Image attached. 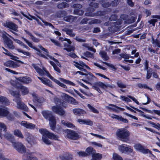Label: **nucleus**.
<instances>
[{"instance_id":"nucleus-1","label":"nucleus","mask_w":160,"mask_h":160,"mask_svg":"<svg viewBox=\"0 0 160 160\" xmlns=\"http://www.w3.org/2000/svg\"><path fill=\"white\" fill-rule=\"evenodd\" d=\"M39 132L43 135L42 139L43 142L47 145H50L51 142L48 138L52 139L55 140H58L59 137L53 133L50 132L48 131L43 128L40 129Z\"/></svg>"},{"instance_id":"nucleus-2","label":"nucleus","mask_w":160,"mask_h":160,"mask_svg":"<svg viewBox=\"0 0 160 160\" xmlns=\"http://www.w3.org/2000/svg\"><path fill=\"white\" fill-rule=\"evenodd\" d=\"M130 132L124 128L118 129L116 132L117 138L123 142H127L129 140Z\"/></svg>"},{"instance_id":"nucleus-3","label":"nucleus","mask_w":160,"mask_h":160,"mask_svg":"<svg viewBox=\"0 0 160 160\" xmlns=\"http://www.w3.org/2000/svg\"><path fill=\"white\" fill-rule=\"evenodd\" d=\"M7 35L9 37L12 38V37L6 32L2 34V37L4 41V43L7 45V47L9 49L13 50L15 48V46L13 44V41L9 38Z\"/></svg>"},{"instance_id":"nucleus-4","label":"nucleus","mask_w":160,"mask_h":160,"mask_svg":"<svg viewBox=\"0 0 160 160\" xmlns=\"http://www.w3.org/2000/svg\"><path fill=\"white\" fill-rule=\"evenodd\" d=\"M65 132L66 133V137L71 140H77L80 138V136L75 131L67 129L65 130Z\"/></svg>"},{"instance_id":"nucleus-5","label":"nucleus","mask_w":160,"mask_h":160,"mask_svg":"<svg viewBox=\"0 0 160 160\" xmlns=\"http://www.w3.org/2000/svg\"><path fill=\"white\" fill-rule=\"evenodd\" d=\"M118 149L122 153L130 154L133 151L132 147L127 144H122L119 146Z\"/></svg>"},{"instance_id":"nucleus-6","label":"nucleus","mask_w":160,"mask_h":160,"mask_svg":"<svg viewBox=\"0 0 160 160\" xmlns=\"http://www.w3.org/2000/svg\"><path fill=\"white\" fill-rule=\"evenodd\" d=\"M13 146L14 148L20 153H24L26 152V148L24 146L21 142H14Z\"/></svg>"},{"instance_id":"nucleus-7","label":"nucleus","mask_w":160,"mask_h":160,"mask_svg":"<svg viewBox=\"0 0 160 160\" xmlns=\"http://www.w3.org/2000/svg\"><path fill=\"white\" fill-rule=\"evenodd\" d=\"M34 152H25L22 156L23 160H38V158L33 155Z\"/></svg>"},{"instance_id":"nucleus-8","label":"nucleus","mask_w":160,"mask_h":160,"mask_svg":"<svg viewBox=\"0 0 160 160\" xmlns=\"http://www.w3.org/2000/svg\"><path fill=\"white\" fill-rule=\"evenodd\" d=\"M34 152H25L22 156L23 160H38V158L33 155Z\"/></svg>"},{"instance_id":"nucleus-9","label":"nucleus","mask_w":160,"mask_h":160,"mask_svg":"<svg viewBox=\"0 0 160 160\" xmlns=\"http://www.w3.org/2000/svg\"><path fill=\"white\" fill-rule=\"evenodd\" d=\"M52 109L54 112L60 115L63 116L65 114V111L60 105L53 106L52 107Z\"/></svg>"},{"instance_id":"nucleus-10","label":"nucleus","mask_w":160,"mask_h":160,"mask_svg":"<svg viewBox=\"0 0 160 160\" xmlns=\"http://www.w3.org/2000/svg\"><path fill=\"white\" fill-rule=\"evenodd\" d=\"M3 25L7 28L11 29L13 31L16 32L18 31V25L12 22H6L4 23Z\"/></svg>"},{"instance_id":"nucleus-11","label":"nucleus","mask_w":160,"mask_h":160,"mask_svg":"<svg viewBox=\"0 0 160 160\" xmlns=\"http://www.w3.org/2000/svg\"><path fill=\"white\" fill-rule=\"evenodd\" d=\"M64 41H66V42L64 43V46L65 48H63V49L67 50L68 52L74 51L75 50L74 47L70 45L72 43L71 41L70 40L66 38L65 39Z\"/></svg>"},{"instance_id":"nucleus-12","label":"nucleus","mask_w":160,"mask_h":160,"mask_svg":"<svg viewBox=\"0 0 160 160\" xmlns=\"http://www.w3.org/2000/svg\"><path fill=\"white\" fill-rule=\"evenodd\" d=\"M22 38L23 40L27 43V44L28 45V46L30 47V48H32L35 50L37 51L39 53H38V54L40 56L44 58H46V56L44 54H43L42 53H41V51L38 49L37 48L35 47L34 46H33L32 45V44L28 41V40L26 39V38L23 37H22Z\"/></svg>"},{"instance_id":"nucleus-13","label":"nucleus","mask_w":160,"mask_h":160,"mask_svg":"<svg viewBox=\"0 0 160 160\" xmlns=\"http://www.w3.org/2000/svg\"><path fill=\"white\" fill-rule=\"evenodd\" d=\"M5 66L10 68H16L20 66V65L17 63L12 60H9L4 63Z\"/></svg>"},{"instance_id":"nucleus-14","label":"nucleus","mask_w":160,"mask_h":160,"mask_svg":"<svg viewBox=\"0 0 160 160\" xmlns=\"http://www.w3.org/2000/svg\"><path fill=\"white\" fill-rule=\"evenodd\" d=\"M49 121V124L51 129L54 131L56 128V120L55 118L53 115L48 120Z\"/></svg>"},{"instance_id":"nucleus-15","label":"nucleus","mask_w":160,"mask_h":160,"mask_svg":"<svg viewBox=\"0 0 160 160\" xmlns=\"http://www.w3.org/2000/svg\"><path fill=\"white\" fill-rule=\"evenodd\" d=\"M11 83L14 87L18 89H21V90H27L28 89L26 87L16 82L12 81L11 82Z\"/></svg>"},{"instance_id":"nucleus-16","label":"nucleus","mask_w":160,"mask_h":160,"mask_svg":"<svg viewBox=\"0 0 160 160\" xmlns=\"http://www.w3.org/2000/svg\"><path fill=\"white\" fill-rule=\"evenodd\" d=\"M54 101L55 103L57 105H61L64 108H66V107L67 104H66V102H65L61 99L55 97L54 98Z\"/></svg>"},{"instance_id":"nucleus-17","label":"nucleus","mask_w":160,"mask_h":160,"mask_svg":"<svg viewBox=\"0 0 160 160\" xmlns=\"http://www.w3.org/2000/svg\"><path fill=\"white\" fill-rule=\"evenodd\" d=\"M22 126H24L27 128L33 129L35 128V125L32 123H28L27 122L22 121L21 123Z\"/></svg>"},{"instance_id":"nucleus-18","label":"nucleus","mask_w":160,"mask_h":160,"mask_svg":"<svg viewBox=\"0 0 160 160\" xmlns=\"http://www.w3.org/2000/svg\"><path fill=\"white\" fill-rule=\"evenodd\" d=\"M16 101L18 108L25 111H27L28 110V108L27 106L23 102L20 101Z\"/></svg>"},{"instance_id":"nucleus-19","label":"nucleus","mask_w":160,"mask_h":160,"mask_svg":"<svg viewBox=\"0 0 160 160\" xmlns=\"http://www.w3.org/2000/svg\"><path fill=\"white\" fill-rule=\"evenodd\" d=\"M17 79L20 82L25 84L29 83L32 81L31 79L27 77H21L17 78Z\"/></svg>"},{"instance_id":"nucleus-20","label":"nucleus","mask_w":160,"mask_h":160,"mask_svg":"<svg viewBox=\"0 0 160 160\" xmlns=\"http://www.w3.org/2000/svg\"><path fill=\"white\" fill-rule=\"evenodd\" d=\"M111 117L113 119H115L118 121H122L124 123H128V120L127 119L124 118L121 116L118 115L113 114Z\"/></svg>"},{"instance_id":"nucleus-21","label":"nucleus","mask_w":160,"mask_h":160,"mask_svg":"<svg viewBox=\"0 0 160 160\" xmlns=\"http://www.w3.org/2000/svg\"><path fill=\"white\" fill-rule=\"evenodd\" d=\"M41 113L43 117L46 119L48 120L53 116L52 112L48 110H44Z\"/></svg>"},{"instance_id":"nucleus-22","label":"nucleus","mask_w":160,"mask_h":160,"mask_svg":"<svg viewBox=\"0 0 160 160\" xmlns=\"http://www.w3.org/2000/svg\"><path fill=\"white\" fill-rule=\"evenodd\" d=\"M74 114L79 116H83L85 113V111L80 108H74L72 110Z\"/></svg>"},{"instance_id":"nucleus-23","label":"nucleus","mask_w":160,"mask_h":160,"mask_svg":"<svg viewBox=\"0 0 160 160\" xmlns=\"http://www.w3.org/2000/svg\"><path fill=\"white\" fill-rule=\"evenodd\" d=\"M141 152L146 154L149 153L152 156L154 157V155L152 154V152L148 149L144 147L141 144Z\"/></svg>"},{"instance_id":"nucleus-24","label":"nucleus","mask_w":160,"mask_h":160,"mask_svg":"<svg viewBox=\"0 0 160 160\" xmlns=\"http://www.w3.org/2000/svg\"><path fill=\"white\" fill-rule=\"evenodd\" d=\"M38 78L40 80L41 82L44 84L52 87L53 86L52 84V82L49 79H47L45 78H42L41 77H38Z\"/></svg>"},{"instance_id":"nucleus-25","label":"nucleus","mask_w":160,"mask_h":160,"mask_svg":"<svg viewBox=\"0 0 160 160\" xmlns=\"http://www.w3.org/2000/svg\"><path fill=\"white\" fill-rule=\"evenodd\" d=\"M141 109L144 111L147 112L149 113L153 114L154 113L160 116V110H148L145 108L141 107Z\"/></svg>"},{"instance_id":"nucleus-26","label":"nucleus","mask_w":160,"mask_h":160,"mask_svg":"<svg viewBox=\"0 0 160 160\" xmlns=\"http://www.w3.org/2000/svg\"><path fill=\"white\" fill-rule=\"evenodd\" d=\"M13 133L15 136L18 137L20 138L23 139L24 138L21 131L18 129H15Z\"/></svg>"},{"instance_id":"nucleus-27","label":"nucleus","mask_w":160,"mask_h":160,"mask_svg":"<svg viewBox=\"0 0 160 160\" xmlns=\"http://www.w3.org/2000/svg\"><path fill=\"white\" fill-rule=\"evenodd\" d=\"M0 102L5 105H8L10 103L8 99L5 97L2 96H0Z\"/></svg>"},{"instance_id":"nucleus-28","label":"nucleus","mask_w":160,"mask_h":160,"mask_svg":"<svg viewBox=\"0 0 160 160\" xmlns=\"http://www.w3.org/2000/svg\"><path fill=\"white\" fill-rule=\"evenodd\" d=\"M32 66L36 70V72L41 76L43 75L44 74V72L42 70L39 68L37 65L35 64H32Z\"/></svg>"},{"instance_id":"nucleus-29","label":"nucleus","mask_w":160,"mask_h":160,"mask_svg":"<svg viewBox=\"0 0 160 160\" xmlns=\"http://www.w3.org/2000/svg\"><path fill=\"white\" fill-rule=\"evenodd\" d=\"M77 19V17L71 15L65 17L63 18V19L65 21L70 22H73Z\"/></svg>"},{"instance_id":"nucleus-30","label":"nucleus","mask_w":160,"mask_h":160,"mask_svg":"<svg viewBox=\"0 0 160 160\" xmlns=\"http://www.w3.org/2000/svg\"><path fill=\"white\" fill-rule=\"evenodd\" d=\"M86 151L88 155H92V157L94 154H96V150L92 147H89L86 149Z\"/></svg>"},{"instance_id":"nucleus-31","label":"nucleus","mask_w":160,"mask_h":160,"mask_svg":"<svg viewBox=\"0 0 160 160\" xmlns=\"http://www.w3.org/2000/svg\"><path fill=\"white\" fill-rule=\"evenodd\" d=\"M11 94L16 98L17 101H20V94L19 92H17V91H9Z\"/></svg>"},{"instance_id":"nucleus-32","label":"nucleus","mask_w":160,"mask_h":160,"mask_svg":"<svg viewBox=\"0 0 160 160\" xmlns=\"http://www.w3.org/2000/svg\"><path fill=\"white\" fill-rule=\"evenodd\" d=\"M32 96L35 101L39 103H42L43 101V98H40L38 96V95L34 92L32 94Z\"/></svg>"},{"instance_id":"nucleus-33","label":"nucleus","mask_w":160,"mask_h":160,"mask_svg":"<svg viewBox=\"0 0 160 160\" xmlns=\"http://www.w3.org/2000/svg\"><path fill=\"white\" fill-rule=\"evenodd\" d=\"M62 123L64 126H66L69 128H74L75 126L72 123L69 122L65 121L64 120L61 121Z\"/></svg>"},{"instance_id":"nucleus-34","label":"nucleus","mask_w":160,"mask_h":160,"mask_svg":"<svg viewBox=\"0 0 160 160\" xmlns=\"http://www.w3.org/2000/svg\"><path fill=\"white\" fill-rule=\"evenodd\" d=\"M9 111L5 109L0 108V117H5L8 116Z\"/></svg>"},{"instance_id":"nucleus-35","label":"nucleus","mask_w":160,"mask_h":160,"mask_svg":"<svg viewBox=\"0 0 160 160\" xmlns=\"http://www.w3.org/2000/svg\"><path fill=\"white\" fill-rule=\"evenodd\" d=\"M4 137L7 140L11 142H13L15 140L14 136L10 133H7L4 135Z\"/></svg>"},{"instance_id":"nucleus-36","label":"nucleus","mask_w":160,"mask_h":160,"mask_svg":"<svg viewBox=\"0 0 160 160\" xmlns=\"http://www.w3.org/2000/svg\"><path fill=\"white\" fill-rule=\"evenodd\" d=\"M60 158L61 160H72V155L71 154H68L65 156H60Z\"/></svg>"},{"instance_id":"nucleus-37","label":"nucleus","mask_w":160,"mask_h":160,"mask_svg":"<svg viewBox=\"0 0 160 160\" xmlns=\"http://www.w3.org/2000/svg\"><path fill=\"white\" fill-rule=\"evenodd\" d=\"M69 5L68 3L66 2H62L58 4L57 5V7L59 9H62L64 8L69 7Z\"/></svg>"},{"instance_id":"nucleus-38","label":"nucleus","mask_w":160,"mask_h":160,"mask_svg":"<svg viewBox=\"0 0 160 160\" xmlns=\"http://www.w3.org/2000/svg\"><path fill=\"white\" fill-rule=\"evenodd\" d=\"M100 56L105 61L108 60L109 58L107 56V53L104 51H101L99 52Z\"/></svg>"},{"instance_id":"nucleus-39","label":"nucleus","mask_w":160,"mask_h":160,"mask_svg":"<svg viewBox=\"0 0 160 160\" xmlns=\"http://www.w3.org/2000/svg\"><path fill=\"white\" fill-rule=\"evenodd\" d=\"M63 31L66 32V33L72 37H74L75 34L72 32V29H70L67 28H65L63 30Z\"/></svg>"},{"instance_id":"nucleus-40","label":"nucleus","mask_w":160,"mask_h":160,"mask_svg":"<svg viewBox=\"0 0 160 160\" xmlns=\"http://www.w3.org/2000/svg\"><path fill=\"white\" fill-rule=\"evenodd\" d=\"M102 158V154L99 153H96L95 154L93 155L92 157V158L91 160H100Z\"/></svg>"},{"instance_id":"nucleus-41","label":"nucleus","mask_w":160,"mask_h":160,"mask_svg":"<svg viewBox=\"0 0 160 160\" xmlns=\"http://www.w3.org/2000/svg\"><path fill=\"white\" fill-rule=\"evenodd\" d=\"M96 87H98L101 88L103 89H106V85L102 82H97L95 84Z\"/></svg>"},{"instance_id":"nucleus-42","label":"nucleus","mask_w":160,"mask_h":160,"mask_svg":"<svg viewBox=\"0 0 160 160\" xmlns=\"http://www.w3.org/2000/svg\"><path fill=\"white\" fill-rule=\"evenodd\" d=\"M59 79L64 83L69 85L74 86L75 84L70 81L65 79L62 78H59Z\"/></svg>"},{"instance_id":"nucleus-43","label":"nucleus","mask_w":160,"mask_h":160,"mask_svg":"<svg viewBox=\"0 0 160 160\" xmlns=\"http://www.w3.org/2000/svg\"><path fill=\"white\" fill-rule=\"evenodd\" d=\"M112 158L114 160H123L121 156L116 153L113 154Z\"/></svg>"},{"instance_id":"nucleus-44","label":"nucleus","mask_w":160,"mask_h":160,"mask_svg":"<svg viewBox=\"0 0 160 160\" xmlns=\"http://www.w3.org/2000/svg\"><path fill=\"white\" fill-rule=\"evenodd\" d=\"M85 76H86V78L90 82L92 81L93 78H95V77L92 73L90 72L86 73V75Z\"/></svg>"},{"instance_id":"nucleus-45","label":"nucleus","mask_w":160,"mask_h":160,"mask_svg":"<svg viewBox=\"0 0 160 160\" xmlns=\"http://www.w3.org/2000/svg\"><path fill=\"white\" fill-rule=\"evenodd\" d=\"M148 122L151 125H152V127L154 128L157 129L158 130H160V124L159 123L156 124L150 121H148Z\"/></svg>"},{"instance_id":"nucleus-46","label":"nucleus","mask_w":160,"mask_h":160,"mask_svg":"<svg viewBox=\"0 0 160 160\" xmlns=\"http://www.w3.org/2000/svg\"><path fill=\"white\" fill-rule=\"evenodd\" d=\"M74 14L81 16L84 13V11L80 9H75L73 11Z\"/></svg>"},{"instance_id":"nucleus-47","label":"nucleus","mask_w":160,"mask_h":160,"mask_svg":"<svg viewBox=\"0 0 160 160\" xmlns=\"http://www.w3.org/2000/svg\"><path fill=\"white\" fill-rule=\"evenodd\" d=\"M16 50L19 52L22 53L24 55L30 57L31 56V53L28 52L24 51L18 48Z\"/></svg>"},{"instance_id":"nucleus-48","label":"nucleus","mask_w":160,"mask_h":160,"mask_svg":"<svg viewBox=\"0 0 160 160\" xmlns=\"http://www.w3.org/2000/svg\"><path fill=\"white\" fill-rule=\"evenodd\" d=\"M7 130L6 126L4 123L0 122V132H2V130L4 132H6Z\"/></svg>"},{"instance_id":"nucleus-49","label":"nucleus","mask_w":160,"mask_h":160,"mask_svg":"<svg viewBox=\"0 0 160 160\" xmlns=\"http://www.w3.org/2000/svg\"><path fill=\"white\" fill-rule=\"evenodd\" d=\"M88 108L91 110V111L93 112L96 113H99L97 109L95 108L94 107L92 106L90 104H88Z\"/></svg>"},{"instance_id":"nucleus-50","label":"nucleus","mask_w":160,"mask_h":160,"mask_svg":"<svg viewBox=\"0 0 160 160\" xmlns=\"http://www.w3.org/2000/svg\"><path fill=\"white\" fill-rule=\"evenodd\" d=\"M67 102L71 104H75L76 103V100L74 98L70 96Z\"/></svg>"},{"instance_id":"nucleus-51","label":"nucleus","mask_w":160,"mask_h":160,"mask_svg":"<svg viewBox=\"0 0 160 160\" xmlns=\"http://www.w3.org/2000/svg\"><path fill=\"white\" fill-rule=\"evenodd\" d=\"M141 115L143 116V117H144L145 118H147L148 119H150V120L152 119V118H153L154 119H156V118L155 117H152L150 116H147L146 115L144 114V113L143 112H142L141 111Z\"/></svg>"},{"instance_id":"nucleus-52","label":"nucleus","mask_w":160,"mask_h":160,"mask_svg":"<svg viewBox=\"0 0 160 160\" xmlns=\"http://www.w3.org/2000/svg\"><path fill=\"white\" fill-rule=\"evenodd\" d=\"M61 96L62 97V99L66 102H67L68 100L69 97L70 96L64 93H62L61 95Z\"/></svg>"},{"instance_id":"nucleus-53","label":"nucleus","mask_w":160,"mask_h":160,"mask_svg":"<svg viewBox=\"0 0 160 160\" xmlns=\"http://www.w3.org/2000/svg\"><path fill=\"white\" fill-rule=\"evenodd\" d=\"M120 1L119 0H114L111 2V6L112 7H116L119 3Z\"/></svg>"},{"instance_id":"nucleus-54","label":"nucleus","mask_w":160,"mask_h":160,"mask_svg":"<svg viewBox=\"0 0 160 160\" xmlns=\"http://www.w3.org/2000/svg\"><path fill=\"white\" fill-rule=\"evenodd\" d=\"M119 55L120 56V57L119 58L120 60H121L122 58L128 59L129 58V56L127 54L125 53H121L119 54Z\"/></svg>"},{"instance_id":"nucleus-55","label":"nucleus","mask_w":160,"mask_h":160,"mask_svg":"<svg viewBox=\"0 0 160 160\" xmlns=\"http://www.w3.org/2000/svg\"><path fill=\"white\" fill-rule=\"evenodd\" d=\"M78 153L80 157H86L88 156V154L86 152L82 151H79Z\"/></svg>"},{"instance_id":"nucleus-56","label":"nucleus","mask_w":160,"mask_h":160,"mask_svg":"<svg viewBox=\"0 0 160 160\" xmlns=\"http://www.w3.org/2000/svg\"><path fill=\"white\" fill-rule=\"evenodd\" d=\"M145 128L147 130L151 132L157 134L158 135H160V133L159 132L156 131L154 130H153L152 128H148L147 127H145Z\"/></svg>"},{"instance_id":"nucleus-57","label":"nucleus","mask_w":160,"mask_h":160,"mask_svg":"<svg viewBox=\"0 0 160 160\" xmlns=\"http://www.w3.org/2000/svg\"><path fill=\"white\" fill-rule=\"evenodd\" d=\"M84 55L87 57L91 58L93 57V54L92 53L90 52L87 51L84 53Z\"/></svg>"},{"instance_id":"nucleus-58","label":"nucleus","mask_w":160,"mask_h":160,"mask_svg":"<svg viewBox=\"0 0 160 160\" xmlns=\"http://www.w3.org/2000/svg\"><path fill=\"white\" fill-rule=\"evenodd\" d=\"M42 22L44 23V25L46 26H48L49 27H51L52 28L54 29V26L50 23L48 22L43 20H42Z\"/></svg>"},{"instance_id":"nucleus-59","label":"nucleus","mask_w":160,"mask_h":160,"mask_svg":"<svg viewBox=\"0 0 160 160\" xmlns=\"http://www.w3.org/2000/svg\"><path fill=\"white\" fill-rule=\"evenodd\" d=\"M117 84L118 86L120 88H124L126 87V85L123 84L121 81H118L117 82Z\"/></svg>"},{"instance_id":"nucleus-60","label":"nucleus","mask_w":160,"mask_h":160,"mask_svg":"<svg viewBox=\"0 0 160 160\" xmlns=\"http://www.w3.org/2000/svg\"><path fill=\"white\" fill-rule=\"evenodd\" d=\"M38 47L42 50L44 51L45 53V54L47 56H48V52L47 49H45L44 48H43L41 45H39L38 46Z\"/></svg>"},{"instance_id":"nucleus-61","label":"nucleus","mask_w":160,"mask_h":160,"mask_svg":"<svg viewBox=\"0 0 160 160\" xmlns=\"http://www.w3.org/2000/svg\"><path fill=\"white\" fill-rule=\"evenodd\" d=\"M145 95L147 98V101L146 102H142V104L143 105H146L148 104L150 102L151 100V99L149 97V96L148 94H145Z\"/></svg>"},{"instance_id":"nucleus-62","label":"nucleus","mask_w":160,"mask_h":160,"mask_svg":"<svg viewBox=\"0 0 160 160\" xmlns=\"http://www.w3.org/2000/svg\"><path fill=\"white\" fill-rule=\"evenodd\" d=\"M85 124L92 126L93 124V122L90 119H86Z\"/></svg>"},{"instance_id":"nucleus-63","label":"nucleus","mask_w":160,"mask_h":160,"mask_svg":"<svg viewBox=\"0 0 160 160\" xmlns=\"http://www.w3.org/2000/svg\"><path fill=\"white\" fill-rule=\"evenodd\" d=\"M121 97L122 100L124 101L127 102L131 101L130 99L125 96H121Z\"/></svg>"},{"instance_id":"nucleus-64","label":"nucleus","mask_w":160,"mask_h":160,"mask_svg":"<svg viewBox=\"0 0 160 160\" xmlns=\"http://www.w3.org/2000/svg\"><path fill=\"white\" fill-rule=\"evenodd\" d=\"M73 8H75V9H80L82 7L81 5L79 4H75L73 5Z\"/></svg>"}]
</instances>
